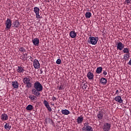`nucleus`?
<instances>
[{
  "instance_id": "1",
  "label": "nucleus",
  "mask_w": 131,
  "mask_h": 131,
  "mask_svg": "<svg viewBox=\"0 0 131 131\" xmlns=\"http://www.w3.org/2000/svg\"><path fill=\"white\" fill-rule=\"evenodd\" d=\"M43 87L42 85L39 82V81H37L34 83V88L32 89V94L36 96V97H39L40 96V92H42Z\"/></svg>"
},
{
  "instance_id": "2",
  "label": "nucleus",
  "mask_w": 131,
  "mask_h": 131,
  "mask_svg": "<svg viewBox=\"0 0 131 131\" xmlns=\"http://www.w3.org/2000/svg\"><path fill=\"white\" fill-rule=\"evenodd\" d=\"M31 77H25L23 79V81L25 84H26V88L27 89H30V88L32 87V83L31 82Z\"/></svg>"
},
{
  "instance_id": "3",
  "label": "nucleus",
  "mask_w": 131,
  "mask_h": 131,
  "mask_svg": "<svg viewBox=\"0 0 131 131\" xmlns=\"http://www.w3.org/2000/svg\"><path fill=\"white\" fill-rule=\"evenodd\" d=\"M98 40H99L98 37H90L88 41L90 45H97Z\"/></svg>"
},
{
  "instance_id": "4",
  "label": "nucleus",
  "mask_w": 131,
  "mask_h": 131,
  "mask_svg": "<svg viewBox=\"0 0 131 131\" xmlns=\"http://www.w3.org/2000/svg\"><path fill=\"white\" fill-rule=\"evenodd\" d=\"M5 25L6 26V30H9L11 29V27H12V21L10 18H7L6 21H5Z\"/></svg>"
},
{
  "instance_id": "5",
  "label": "nucleus",
  "mask_w": 131,
  "mask_h": 131,
  "mask_svg": "<svg viewBox=\"0 0 131 131\" xmlns=\"http://www.w3.org/2000/svg\"><path fill=\"white\" fill-rule=\"evenodd\" d=\"M82 131H94L93 127L90 126L88 123H84V126L82 128Z\"/></svg>"
},
{
  "instance_id": "6",
  "label": "nucleus",
  "mask_w": 131,
  "mask_h": 131,
  "mask_svg": "<svg viewBox=\"0 0 131 131\" xmlns=\"http://www.w3.org/2000/svg\"><path fill=\"white\" fill-rule=\"evenodd\" d=\"M102 129L104 131H109L111 129V124L110 123H104L102 126Z\"/></svg>"
},
{
  "instance_id": "7",
  "label": "nucleus",
  "mask_w": 131,
  "mask_h": 131,
  "mask_svg": "<svg viewBox=\"0 0 131 131\" xmlns=\"http://www.w3.org/2000/svg\"><path fill=\"white\" fill-rule=\"evenodd\" d=\"M34 12L36 14V18H37V19H39L40 18V15H39V8L37 7H34Z\"/></svg>"
},
{
  "instance_id": "8",
  "label": "nucleus",
  "mask_w": 131,
  "mask_h": 131,
  "mask_svg": "<svg viewBox=\"0 0 131 131\" xmlns=\"http://www.w3.org/2000/svg\"><path fill=\"white\" fill-rule=\"evenodd\" d=\"M33 66L35 69H38L40 67V64L37 59H34L33 61Z\"/></svg>"
},
{
  "instance_id": "9",
  "label": "nucleus",
  "mask_w": 131,
  "mask_h": 131,
  "mask_svg": "<svg viewBox=\"0 0 131 131\" xmlns=\"http://www.w3.org/2000/svg\"><path fill=\"white\" fill-rule=\"evenodd\" d=\"M43 104L45 105L49 112H52V108H51V106H50L49 104V102L47 100H45L43 102Z\"/></svg>"
},
{
  "instance_id": "10",
  "label": "nucleus",
  "mask_w": 131,
  "mask_h": 131,
  "mask_svg": "<svg viewBox=\"0 0 131 131\" xmlns=\"http://www.w3.org/2000/svg\"><path fill=\"white\" fill-rule=\"evenodd\" d=\"M1 119L2 121H6L9 119V117L8 116V115H7L6 113H4L1 115Z\"/></svg>"
},
{
  "instance_id": "11",
  "label": "nucleus",
  "mask_w": 131,
  "mask_h": 131,
  "mask_svg": "<svg viewBox=\"0 0 131 131\" xmlns=\"http://www.w3.org/2000/svg\"><path fill=\"white\" fill-rule=\"evenodd\" d=\"M124 48V44L122 43L121 42H119L117 44V50H119L120 51H122Z\"/></svg>"
},
{
  "instance_id": "12",
  "label": "nucleus",
  "mask_w": 131,
  "mask_h": 131,
  "mask_svg": "<svg viewBox=\"0 0 131 131\" xmlns=\"http://www.w3.org/2000/svg\"><path fill=\"white\" fill-rule=\"evenodd\" d=\"M115 101H116V102H118L119 104H121V103L123 102V100H122L121 96H116L115 97Z\"/></svg>"
},
{
  "instance_id": "13",
  "label": "nucleus",
  "mask_w": 131,
  "mask_h": 131,
  "mask_svg": "<svg viewBox=\"0 0 131 131\" xmlns=\"http://www.w3.org/2000/svg\"><path fill=\"white\" fill-rule=\"evenodd\" d=\"M32 41L34 46H36L37 47H38V46H39V39L36 38L33 39Z\"/></svg>"
},
{
  "instance_id": "14",
  "label": "nucleus",
  "mask_w": 131,
  "mask_h": 131,
  "mask_svg": "<svg viewBox=\"0 0 131 131\" xmlns=\"http://www.w3.org/2000/svg\"><path fill=\"white\" fill-rule=\"evenodd\" d=\"M94 73H93L92 72H89L87 74V77L88 78V79H89L90 80H92L93 79H94Z\"/></svg>"
},
{
  "instance_id": "15",
  "label": "nucleus",
  "mask_w": 131,
  "mask_h": 131,
  "mask_svg": "<svg viewBox=\"0 0 131 131\" xmlns=\"http://www.w3.org/2000/svg\"><path fill=\"white\" fill-rule=\"evenodd\" d=\"M12 86L13 89H19V83L17 81H12Z\"/></svg>"
},
{
  "instance_id": "16",
  "label": "nucleus",
  "mask_w": 131,
  "mask_h": 131,
  "mask_svg": "<svg viewBox=\"0 0 131 131\" xmlns=\"http://www.w3.org/2000/svg\"><path fill=\"white\" fill-rule=\"evenodd\" d=\"M103 116H104V114H103V111H100L98 112L97 114V118L99 120L103 119Z\"/></svg>"
},
{
  "instance_id": "17",
  "label": "nucleus",
  "mask_w": 131,
  "mask_h": 131,
  "mask_svg": "<svg viewBox=\"0 0 131 131\" xmlns=\"http://www.w3.org/2000/svg\"><path fill=\"white\" fill-rule=\"evenodd\" d=\"M100 83L103 85H106L107 84V79L104 77H102L100 80Z\"/></svg>"
},
{
  "instance_id": "18",
  "label": "nucleus",
  "mask_w": 131,
  "mask_h": 131,
  "mask_svg": "<svg viewBox=\"0 0 131 131\" xmlns=\"http://www.w3.org/2000/svg\"><path fill=\"white\" fill-rule=\"evenodd\" d=\"M29 99H30L31 101H36L37 100V96L34 94L29 96Z\"/></svg>"
},
{
  "instance_id": "19",
  "label": "nucleus",
  "mask_w": 131,
  "mask_h": 131,
  "mask_svg": "<svg viewBox=\"0 0 131 131\" xmlns=\"http://www.w3.org/2000/svg\"><path fill=\"white\" fill-rule=\"evenodd\" d=\"M82 121H83V117H82V116H81L77 118V122L78 124H80L82 123Z\"/></svg>"
},
{
  "instance_id": "20",
  "label": "nucleus",
  "mask_w": 131,
  "mask_h": 131,
  "mask_svg": "<svg viewBox=\"0 0 131 131\" xmlns=\"http://www.w3.org/2000/svg\"><path fill=\"white\" fill-rule=\"evenodd\" d=\"M77 34L75 32V31H71L70 33V36L71 37V38H75L76 37Z\"/></svg>"
},
{
  "instance_id": "21",
  "label": "nucleus",
  "mask_w": 131,
  "mask_h": 131,
  "mask_svg": "<svg viewBox=\"0 0 131 131\" xmlns=\"http://www.w3.org/2000/svg\"><path fill=\"white\" fill-rule=\"evenodd\" d=\"M16 71L18 73H23L24 71H25V70H24L22 67L18 66V69L16 70Z\"/></svg>"
},
{
  "instance_id": "22",
  "label": "nucleus",
  "mask_w": 131,
  "mask_h": 131,
  "mask_svg": "<svg viewBox=\"0 0 131 131\" xmlns=\"http://www.w3.org/2000/svg\"><path fill=\"white\" fill-rule=\"evenodd\" d=\"M102 71H103V68L102 67H99L97 68L96 73L97 74H101V73H102Z\"/></svg>"
},
{
  "instance_id": "23",
  "label": "nucleus",
  "mask_w": 131,
  "mask_h": 131,
  "mask_svg": "<svg viewBox=\"0 0 131 131\" xmlns=\"http://www.w3.org/2000/svg\"><path fill=\"white\" fill-rule=\"evenodd\" d=\"M123 59L125 61H127L129 59V57H130V53H125L123 55Z\"/></svg>"
},
{
  "instance_id": "24",
  "label": "nucleus",
  "mask_w": 131,
  "mask_h": 131,
  "mask_svg": "<svg viewBox=\"0 0 131 131\" xmlns=\"http://www.w3.org/2000/svg\"><path fill=\"white\" fill-rule=\"evenodd\" d=\"M61 112L62 114H63V115H68L69 114H70V111L66 109L62 110Z\"/></svg>"
},
{
  "instance_id": "25",
  "label": "nucleus",
  "mask_w": 131,
  "mask_h": 131,
  "mask_svg": "<svg viewBox=\"0 0 131 131\" xmlns=\"http://www.w3.org/2000/svg\"><path fill=\"white\" fill-rule=\"evenodd\" d=\"M13 24L15 28H19V26H20V23H19V21L18 20H16L15 22L13 23Z\"/></svg>"
},
{
  "instance_id": "26",
  "label": "nucleus",
  "mask_w": 131,
  "mask_h": 131,
  "mask_svg": "<svg viewBox=\"0 0 131 131\" xmlns=\"http://www.w3.org/2000/svg\"><path fill=\"white\" fill-rule=\"evenodd\" d=\"M20 57H21L20 59L21 60H24V59H26V60H27V59H28V54L23 53V55Z\"/></svg>"
},
{
  "instance_id": "27",
  "label": "nucleus",
  "mask_w": 131,
  "mask_h": 131,
  "mask_svg": "<svg viewBox=\"0 0 131 131\" xmlns=\"http://www.w3.org/2000/svg\"><path fill=\"white\" fill-rule=\"evenodd\" d=\"M33 105H31V104H29L26 107V110H28V111H31L32 110H33Z\"/></svg>"
},
{
  "instance_id": "28",
  "label": "nucleus",
  "mask_w": 131,
  "mask_h": 131,
  "mask_svg": "<svg viewBox=\"0 0 131 131\" xmlns=\"http://www.w3.org/2000/svg\"><path fill=\"white\" fill-rule=\"evenodd\" d=\"M124 54H129V48H124L122 50Z\"/></svg>"
},
{
  "instance_id": "29",
  "label": "nucleus",
  "mask_w": 131,
  "mask_h": 131,
  "mask_svg": "<svg viewBox=\"0 0 131 131\" xmlns=\"http://www.w3.org/2000/svg\"><path fill=\"white\" fill-rule=\"evenodd\" d=\"M4 127L5 129H7V130H10V129H11V125H10V123H6L4 126Z\"/></svg>"
},
{
  "instance_id": "30",
  "label": "nucleus",
  "mask_w": 131,
  "mask_h": 131,
  "mask_svg": "<svg viewBox=\"0 0 131 131\" xmlns=\"http://www.w3.org/2000/svg\"><path fill=\"white\" fill-rule=\"evenodd\" d=\"M85 18L86 19H89L92 17V13L90 12H86V13L85 14Z\"/></svg>"
},
{
  "instance_id": "31",
  "label": "nucleus",
  "mask_w": 131,
  "mask_h": 131,
  "mask_svg": "<svg viewBox=\"0 0 131 131\" xmlns=\"http://www.w3.org/2000/svg\"><path fill=\"white\" fill-rule=\"evenodd\" d=\"M19 52H21V53H22V54H24V53H25V52H26V49H25V48L24 47H20L19 49Z\"/></svg>"
},
{
  "instance_id": "32",
  "label": "nucleus",
  "mask_w": 131,
  "mask_h": 131,
  "mask_svg": "<svg viewBox=\"0 0 131 131\" xmlns=\"http://www.w3.org/2000/svg\"><path fill=\"white\" fill-rule=\"evenodd\" d=\"M57 89H58L59 91H62V90H64V85L61 84L59 86H58Z\"/></svg>"
},
{
  "instance_id": "33",
  "label": "nucleus",
  "mask_w": 131,
  "mask_h": 131,
  "mask_svg": "<svg viewBox=\"0 0 131 131\" xmlns=\"http://www.w3.org/2000/svg\"><path fill=\"white\" fill-rule=\"evenodd\" d=\"M83 89L86 90L88 89V83H85L82 86Z\"/></svg>"
},
{
  "instance_id": "34",
  "label": "nucleus",
  "mask_w": 131,
  "mask_h": 131,
  "mask_svg": "<svg viewBox=\"0 0 131 131\" xmlns=\"http://www.w3.org/2000/svg\"><path fill=\"white\" fill-rule=\"evenodd\" d=\"M61 62H62V61L61 60V59H58L57 60H56V64H58V65L61 64Z\"/></svg>"
},
{
  "instance_id": "35",
  "label": "nucleus",
  "mask_w": 131,
  "mask_h": 131,
  "mask_svg": "<svg viewBox=\"0 0 131 131\" xmlns=\"http://www.w3.org/2000/svg\"><path fill=\"white\" fill-rule=\"evenodd\" d=\"M131 0H125V3L127 4V5H128V4H131Z\"/></svg>"
},
{
  "instance_id": "36",
  "label": "nucleus",
  "mask_w": 131,
  "mask_h": 131,
  "mask_svg": "<svg viewBox=\"0 0 131 131\" xmlns=\"http://www.w3.org/2000/svg\"><path fill=\"white\" fill-rule=\"evenodd\" d=\"M102 74L103 75H107V71L106 70H103Z\"/></svg>"
},
{
  "instance_id": "37",
  "label": "nucleus",
  "mask_w": 131,
  "mask_h": 131,
  "mask_svg": "<svg viewBox=\"0 0 131 131\" xmlns=\"http://www.w3.org/2000/svg\"><path fill=\"white\" fill-rule=\"evenodd\" d=\"M115 95H119V91L118 90H116V92L114 96H115Z\"/></svg>"
},
{
  "instance_id": "38",
  "label": "nucleus",
  "mask_w": 131,
  "mask_h": 131,
  "mask_svg": "<svg viewBox=\"0 0 131 131\" xmlns=\"http://www.w3.org/2000/svg\"><path fill=\"white\" fill-rule=\"evenodd\" d=\"M52 101H56V100H57V98H56V97H55V96H53L52 98Z\"/></svg>"
},
{
  "instance_id": "39",
  "label": "nucleus",
  "mask_w": 131,
  "mask_h": 131,
  "mask_svg": "<svg viewBox=\"0 0 131 131\" xmlns=\"http://www.w3.org/2000/svg\"><path fill=\"white\" fill-rule=\"evenodd\" d=\"M48 120H49V121H52V120H51V119H50V118L46 119V120H48Z\"/></svg>"
},
{
  "instance_id": "40",
  "label": "nucleus",
  "mask_w": 131,
  "mask_h": 131,
  "mask_svg": "<svg viewBox=\"0 0 131 131\" xmlns=\"http://www.w3.org/2000/svg\"><path fill=\"white\" fill-rule=\"evenodd\" d=\"M28 58H29V59H31V58L32 57H31V56H28Z\"/></svg>"
},
{
  "instance_id": "41",
  "label": "nucleus",
  "mask_w": 131,
  "mask_h": 131,
  "mask_svg": "<svg viewBox=\"0 0 131 131\" xmlns=\"http://www.w3.org/2000/svg\"><path fill=\"white\" fill-rule=\"evenodd\" d=\"M40 74H42V71L41 70L40 71Z\"/></svg>"
},
{
  "instance_id": "42",
  "label": "nucleus",
  "mask_w": 131,
  "mask_h": 131,
  "mask_svg": "<svg viewBox=\"0 0 131 131\" xmlns=\"http://www.w3.org/2000/svg\"><path fill=\"white\" fill-rule=\"evenodd\" d=\"M46 2H47L48 3H50V0H45Z\"/></svg>"
},
{
  "instance_id": "43",
  "label": "nucleus",
  "mask_w": 131,
  "mask_h": 131,
  "mask_svg": "<svg viewBox=\"0 0 131 131\" xmlns=\"http://www.w3.org/2000/svg\"><path fill=\"white\" fill-rule=\"evenodd\" d=\"M51 105H52V106H54V103H51Z\"/></svg>"
}]
</instances>
